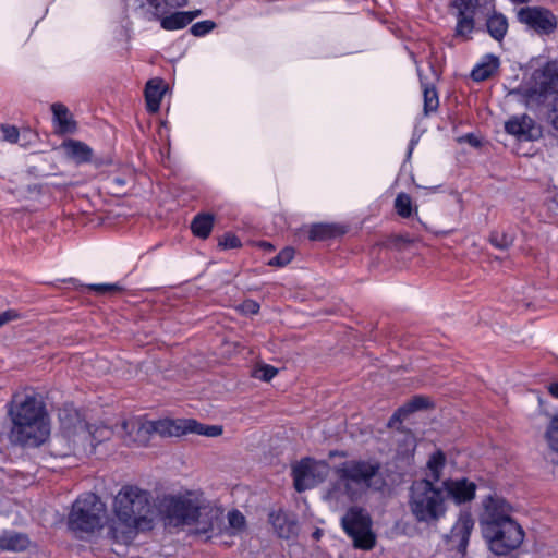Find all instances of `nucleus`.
Segmentation results:
<instances>
[{
    "instance_id": "1",
    "label": "nucleus",
    "mask_w": 558,
    "mask_h": 558,
    "mask_svg": "<svg viewBox=\"0 0 558 558\" xmlns=\"http://www.w3.org/2000/svg\"><path fill=\"white\" fill-rule=\"evenodd\" d=\"M154 518L150 493L138 486L125 485L113 499V518L109 524V533L114 541L128 543L138 532L150 530Z\"/></svg>"
},
{
    "instance_id": "2",
    "label": "nucleus",
    "mask_w": 558,
    "mask_h": 558,
    "mask_svg": "<svg viewBox=\"0 0 558 558\" xmlns=\"http://www.w3.org/2000/svg\"><path fill=\"white\" fill-rule=\"evenodd\" d=\"M159 515L166 526H195L196 533H213L218 510L206 502L197 492L166 495L158 504Z\"/></svg>"
},
{
    "instance_id": "3",
    "label": "nucleus",
    "mask_w": 558,
    "mask_h": 558,
    "mask_svg": "<svg viewBox=\"0 0 558 558\" xmlns=\"http://www.w3.org/2000/svg\"><path fill=\"white\" fill-rule=\"evenodd\" d=\"M12 421L10 439L14 444L38 447L50 435L45 404L35 395L15 393L9 408Z\"/></svg>"
},
{
    "instance_id": "4",
    "label": "nucleus",
    "mask_w": 558,
    "mask_h": 558,
    "mask_svg": "<svg viewBox=\"0 0 558 558\" xmlns=\"http://www.w3.org/2000/svg\"><path fill=\"white\" fill-rule=\"evenodd\" d=\"M511 507L505 499L488 496L484 500L481 527L489 549L497 556H505L517 549L523 542L524 532L510 515Z\"/></svg>"
},
{
    "instance_id": "5",
    "label": "nucleus",
    "mask_w": 558,
    "mask_h": 558,
    "mask_svg": "<svg viewBox=\"0 0 558 558\" xmlns=\"http://www.w3.org/2000/svg\"><path fill=\"white\" fill-rule=\"evenodd\" d=\"M379 469L374 461H345L336 469L337 477L326 490V500L339 506L361 498L368 489L378 487Z\"/></svg>"
},
{
    "instance_id": "6",
    "label": "nucleus",
    "mask_w": 558,
    "mask_h": 558,
    "mask_svg": "<svg viewBox=\"0 0 558 558\" xmlns=\"http://www.w3.org/2000/svg\"><path fill=\"white\" fill-rule=\"evenodd\" d=\"M531 69L529 80L513 94L519 95L527 108L536 109L549 96L558 94V60L535 59L531 62Z\"/></svg>"
},
{
    "instance_id": "7",
    "label": "nucleus",
    "mask_w": 558,
    "mask_h": 558,
    "mask_svg": "<svg viewBox=\"0 0 558 558\" xmlns=\"http://www.w3.org/2000/svg\"><path fill=\"white\" fill-rule=\"evenodd\" d=\"M409 508L416 522L433 525L445 518L448 505L439 485L417 480L410 487Z\"/></svg>"
},
{
    "instance_id": "8",
    "label": "nucleus",
    "mask_w": 558,
    "mask_h": 558,
    "mask_svg": "<svg viewBox=\"0 0 558 558\" xmlns=\"http://www.w3.org/2000/svg\"><path fill=\"white\" fill-rule=\"evenodd\" d=\"M105 513L106 506L95 494H84L72 506L69 529L75 536L83 538L102 527Z\"/></svg>"
},
{
    "instance_id": "9",
    "label": "nucleus",
    "mask_w": 558,
    "mask_h": 558,
    "mask_svg": "<svg viewBox=\"0 0 558 558\" xmlns=\"http://www.w3.org/2000/svg\"><path fill=\"white\" fill-rule=\"evenodd\" d=\"M345 533L352 538L353 545L363 550H369L375 545V534L372 532V521L367 512L361 508H350L341 519Z\"/></svg>"
},
{
    "instance_id": "10",
    "label": "nucleus",
    "mask_w": 558,
    "mask_h": 558,
    "mask_svg": "<svg viewBox=\"0 0 558 558\" xmlns=\"http://www.w3.org/2000/svg\"><path fill=\"white\" fill-rule=\"evenodd\" d=\"M154 435L161 437H178L187 433L204 435L207 437H217L222 434V427L219 425H203L192 418L170 420L161 418L150 421Z\"/></svg>"
},
{
    "instance_id": "11",
    "label": "nucleus",
    "mask_w": 558,
    "mask_h": 558,
    "mask_svg": "<svg viewBox=\"0 0 558 558\" xmlns=\"http://www.w3.org/2000/svg\"><path fill=\"white\" fill-rule=\"evenodd\" d=\"M147 2L154 8V19H159L161 27L166 31L182 29L201 14L199 10H195L166 15L171 9L185 7L187 0H147Z\"/></svg>"
},
{
    "instance_id": "12",
    "label": "nucleus",
    "mask_w": 558,
    "mask_h": 558,
    "mask_svg": "<svg viewBox=\"0 0 558 558\" xmlns=\"http://www.w3.org/2000/svg\"><path fill=\"white\" fill-rule=\"evenodd\" d=\"M329 465L324 461L311 458L302 459L292 468L294 487L298 492H304L316 486L328 474Z\"/></svg>"
},
{
    "instance_id": "13",
    "label": "nucleus",
    "mask_w": 558,
    "mask_h": 558,
    "mask_svg": "<svg viewBox=\"0 0 558 558\" xmlns=\"http://www.w3.org/2000/svg\"><path fill=\"white\" fill-rule=\"evenodd\" d=\"M112 432L104 425H88L82 420H77L73 430V447L83 451L93 450L95 446L110 438Z\"/></svg>"
},
{
    "instance_id": "14",
    "label": "nucleus",
    "mask_w": 558,
    "mask_h": 558,
    "mask_svg": "<svg viewBox=\"0 0 558 558\" xmlns=\"http://www.w3.org/2000/svg\"><path fill=\"white\" fill-rule=\"evenodd\" d=\"M518 20L539 34L551 33L557 25L555 15L547 9L525 7L518 11Z\"/></svg>"
},
{
    "instance_id": "15",
    "label": "nucleus",
    "mask_w": 558,
    "mask_h": 558,
    "mask_svg": "<svg viewBox=\"0 0 558 558\" xmlns=\"http://www.w3.org/2000/svg\"><path fill=\"white\" fill-rule=\"evenodd\" d=\"M121 437L126 444L146 446L154 435L150 421L131 420L122 423Z\"/></svg>"
},
{
    "instance_id": "16",
    "label": "nucleus",
    "mask_w": 558,
    "mask_h": 558,
    "mask_svg": "<svg viewBox=\"0 0 558 558\" xmlns=\"http://www.w3.org/2000/svg\"><path fill=\"white\" fill-rule=\"evenodd\" d=\"M448 499L456 504L471 501L475 496L476 485L466 478L446 480L439 485Z\"/></svg>"
},
{
    "instance_id": "17",
    "label": "nucleus",
    "mask_w": 558,
    "mask_h": 558,
    "mask_svg": "<svg viewBox=\"0 0 558 558\" xmlns=\"http://www.w3.org/2000/svg\"><path fill=\"white\" fill-rule=\"evenodd\" d=\"M474 529V519L470 512H461L457 522L453 524L449 539L457 547V550L464 555L469 545L471 533Z\"/></svg>"
},
{
    "instance_id": "18",
    "label": "nucleus",
    "mask_w": 558,
    "mask_h": 558,
    "mask_svg": "<svg viewBox=\"0 0 558 558\" xmlns=\"http://www.w3.org/2000/svg\"><path fill=\"white\" fill-rule=\"evenodd\" d=\"M505 130L523 141H532L539 135V130L536 128L534 120L526 114L511 117L505 123Z\"/></svg>"
},
{
    "instance_id": "19",
    "label": "nucleus",
    "mask_w": 558,
    "mask_h": 558,
    "mask_svg": "<svg viewBox=\"0 0 558 558\" xmlns=\"http://www.w3.org/2000/svg\"><path fill=\"white\" fill-rule=\"evenodd\" d=\"M456 7L464 14L469 12L474 17H484L494 12L495 0H458Z\"/></svg>"
},
{
    "instance_id": "20",
    "label": "nucleus",
    "mask_w": 558,
    "mask_h": 558,
    "mask_svg": "<svg viewBox=\"0 0 558 558\" xmlns=\"http://www.w3.org/2000/svg\"><path fill=\"white\" fill-rule=\"evenodd\" d=\"M165 92L166 86L162 80L153 78L147 82L145 87V99L148 111L155 113L159 110Z\"/></svg>"
},
{
    "instance_id": "21",
    "label": "nucleus",
    "mask_w": 558,
    "mask_h": 558,
    "mask_svg": "<svg viewBox=\"0 0 558 558\" xmlns=\"http://www.w3.org/2000/svg\"><path fill=\"white\" fill-rule=\"evenodd\" d=\"M51 110L53 113V122L59 133L66 134L73 133L75 131L76 123L74 122L69 109L64 105L59 102L53 104L51 106Z\"/></svg>"
},
{
    "instance_id": "22",
    "label": "nucleus",
    "mask_w": 558,
    "mask_h": 558,
    "mask_svg": "<svg viewBox=\"0 0 558 558\" xmlns=\"http://www.w3.org/2000/svg\"><path fill=\"white\" fill-rule=\"evenodd\" d=\"M486 19V27L489 35L500 41L507 34L508 20L507 17L494 10L489 15L484 16Z\"/></svg>"
},
{
    "instance_id": "23",
    "label": "nucleus",
    "mask_w": 558,
    "mask_h": 558,
    "mask_svg": "<svg viewBox=\"0 0 558 558\" xmlns=\"http://www.w3.org/2000/svg\"><path fill=\"white\" fill-rule=\"evenodd\" d=\"M28 544L29 541L25 534L10 531H4L0 534V548L3 550H24Z\"/></svg>"
},
{
    "instance_id": "24",
    "label": "nucleus",
    "mask_w": 558,
    "mask_h": 558,
    "mask_svg": "<svg viewBox=\"0 0 558 558\" xmlns=\"http://www.w3.org/2000/svg\"><path fill=\"white\" fill-rule=\"evenodd\" d=\"M499 68V60L493 54L486 56L481 63L474 66L471 77L476 82L489 78Z\"/></svg>"
},
{
    "instance_id": "25",
    "label": "nucleus",
    "mask_w": 558,
    "mask_h": 558,
    "mask_svg": "<svg viewBox=\"0 0 558 558\" xmlns=\"http://www.w3.org/2000/svg\"><path fill=\"white\" fill-rule=\"evenodd\" d=\"M63 148L68 156L76 162H86L92 158V149L84 143L69 140L63 143Z\"/></svg>"
},
{
    "instance_id": "26",
    "label": "nucleus",
    "mask_w": 558,
    "mask_h": 558,
    "mask_svg": "<svg viewBox=\"0 0 558 558\" xmlns=\"http://www.w3.org/2000/svg\"><path fill=\"white\" fill-rule=\"evenodd\" d=\"M446 465V457L441 451L434 452L426 464L427 469V478L432 481L433 484L437 485V483L441 480L442 471Z\"/></svg>"
},
{
    "instance_id": "27",
    "label": "nucleus",
    "mask_w": 558,
    "mask_h": 558,
    "mask_svg": "<svg viewBox=\"0 0 558 558\" xmlns=\"http://www.w3.org/2000/svg\"><path fill=\"white\" fill-rule=\"evenodd\" d=\"M270 522L281 538H289L295 533V523L290 521L282 512L271 513Z\"/></svg>"
},
{
    "instance_id": "28",
    "label": "nucleus",
    "mask_w": 558,
    "mask_h": 558,
    "mask_svg": "<svg viewBox=\"0 0 558 558\" xmlns=\"http://www.w3.org/2000/svg\"><path fill=\"white\" fill-rule=\"evenodd\" d=\"M428 405V400L424 397H414L407 404L401 407L389 420V425L393 426L397 422H401L409 413L424 409Z\"/></svg>"
},
{
    "instance_id": "29",
    "label": "nucleus",
    "mask_w": 558,
    "mask_h": 558,
    "mask_svg": "<svg viewBox=\"0 0 558 558\" xmlns=\"http://www.w3.org/2000/svg\"><path fill=\"white\" fill-rule=\"evenodd\" d=\"M213 226L214 216L209 214H199L193 219L191 229L194 235L201 239H206L210 234Z\"/></svg>"
},
{
    "instance_id": "30",
    "label": "nucleus",
    "mask_w": 558,
    "mask_h": 558,
    "mask_svg": "<svg viewBox=\"0 0 558 558\" xmlns=\"http://www.w3.org/2000/svg\"><path fill=\"white\" fill-rule=\"evenodd\" d=\"M543 438L548 449L558 453V413L549 417Z\"/></svg>"
},
{
    "instance_id": "31",
    "label": "nucleus",
    "mask_w": 558,
    "mask_h": 558,
    "mask_svg": "<svg viewBox=\"0 0 558 558\" xmlns=\"http://www.w3.org/2000/svg\"><path fill=\"white\" fill-rule=\"evenodd\" d=\"M417 73L420 78H422L421 70L417 68ZM423 87V96H424V111L426 114L435 111L438 108L439 100L436 89L433 86H429L421 80Z\"/></svg>"
},
{
    "instance_id": "32",
    "label": "nucleus",
    "mask_w": 558,
    "mask_h": 558,
    "mask_svg": "<svg viewBox=\"0 0 558 558\" xmlns=\"http://www.w3.org/2000/svg\"><path fill=\"white\" fill-rule=\"evenodd\" d=\"M474 19L475 17L470 15L469 12L464 14L462 13V10H458L456 35L469 38L470 34L474 29Z\"/></svg>"
},
{
    "instance_id": "33",
    "label": "nucleus",
    "mask_w": 558,
    "mask_h": 558,
    "mask_svg": "<svg viewBox=\"0 0 558 558\" xmlns=\"http://www.w3.org/2000/svg\"><path fill=\"white\" fill-rule=\"evenodd\" d=\"M245 518L239 510H232L228 513V534L239 535L245 531Z\"/></svg>"
},
{
    "instance_id": "34",
    "label": "nucleus",
    "mask_w": 558,
    "mask_h": 558,
    "mask_svg": "<svg viewBox=\"0 0 558 558\" xmlns=\"http://www.w3.org/2000/svg\"><path fill=\"white\" fill-rule=\"evenodd\" d=\"M490 243L499 250L509 248L514 242V235L511 232L495 231L490 234Z\"/></svg>"
},
{
    "instance_id": "35",
    "label": "nucleus",
    "mask_w": 558,
    "mask_h": 558,
    "mask_svg": "<svg viewBox=\"0 0 558 558\" xmlns=\"http://www.w3.org/2000/svg\"><path fill=\"white\" fill-rule=\"evenodd\" d=\"M395 209L402 218H409L412 214V199L405 193H399L395 199Z\"/></svg>"
},
{
    "instance_id": "36",
    "label": "nucleus",
    "mask_w": 558,
    "mask_h": 558,
    "mask_svg": "<svg viewBox=\"0 0 558 558\" xmlns=\"http://www.w3.org/2000/svg\"><path fill=\"white\" fill-rule=\"evenodd\" d=\"M294 256V250L292 247H284L268 264L270 266L283 267L288 265Z\"/></svg>"
},
{
    "instance_id": "37",
    "label": "nucleus",
    "mask_w": 558,
    "mask_h": 558,
    "mask_svg": "<svg viewBox=\"0 0 558 558\" xmlns=\"http://www.w3.org/2000/svg\"><path fill=\"white\" fill-rule=\"evenodd\" d=\"M215 22L210 20H205L193 24L190 31L194 36L201 37L211 32L215 28Z\"/></svg>"
},
{
    "instance_id": "38",
    "label": "nucleus",
    "mask_w": 558,
    "mask_h": 558,
    "mask_svg": "<svg viewBox=\"0 0 558 558\" xmlns=\"http://www.w3.org/2000/svg\"><path fill=\"white\" fill-rule=\"evenodd\" d=\"M329 225L317 223L313 225L310 229V239L311 240H323L330 234Z\"/></svg>"
},
{
    "instance_id": "39",
    "label": "nucleus",
    "mask_w": 558,
    "mask_h": 558,
    "mask_svg": "<svg viewBox=\"0 0 558 558\" xmlns=\"http://www.w3.org/2000/svg\"><path fill=\"white\" fill-rule=\"evenodd\" d=\"M278 371L274 366L270 365H262L255 371V377L258 379H262L264 381L271 380L276 375Z\"/></svg>"
},
{
    "instance_id": "40",
    "label": "nucleus",
    "mask_w": 558,
    "mask_h": 558,
    "mask_svg": "<svg viewBox=\"0 0 558 558\" xmlns=\"http://www.w3.org/2000/svg\"><path fill=\"white\" fill-rule=\"evenodd\" d=\"M219 246L223 248H238L241 246V241L234 234L227 233L219 241Z\"/></svg>"
},
{
    "instance_id": "41",
    "label": "nucleus",
    "mask_w": 558,
    "mask_h": 558,
    "mask_svg": "<svg viewBox=\"0 0 558 558\" xmlns=\"http://www.w3.org/2000/svg\"><path fill=\"white\" fill-rule=\"evenodd\" d=\"M2 138L9 143H16L19 140V130L13 125L1 126Z\"/></svg>"
},
{
    "instance_id": "42",
    "label": "nucleus",
    "mask_w": 558,
    "mask_h": 558,
    "mask_svg": "<svg viewBox=\"0 0 558 558\" xmlns=\"http://www.w3.org/2000/svg\"><path fill=\"white\" fill-rule=\"evenodd\" d=\"M90 289H93L99 293H106V292L118 291V290H120V287L117 284L102 283V284H93V286H90Z\"/></svg>"
},
{
    "instance_id": "43",
    "label": "nucleus",
    "mask_w": 558,
    "mask_h": 558,
    "mask_svg": "<svg viewBox=\"0 0 558 558\" xmlns=\"http://www.w3.org/2000/svg\"><path fill=\"white\" fill-rule=\"evenodd\" d=\"M258 310H259V305L255 301L247 300V301L243 302V304H242V311L247 314H256L258 312Z\"/></svg>"
},
{
    "instance_id": "44",
    "label": "nucleus",
    "mask_w": 558,
    "mask_h": 558,
    "mask_svg": "<svg viewBox=\"0 0 558 558\" xmlns=\"http://www.w3.org/2000/svg\"><path fill=\"white\" fill-rule=\"evenodd\" d=\"M17 317V314L14 311H5L0 313V327L4 324L15 319Z\"/></svg>"
},
{
    "instance_id": "45",
    "label": "nucleus",
    "mask_w": 558,
    "mask_h": 558,
    "mask_svg": "<svg viewBox=\"0 0 558 558\" xmlns=\"http://www.w3.org/2000/svg\"><path fill=\"white\" fill-rule=\"evenodd\" d=\"M17 317V314L14 311H5L0 313V327L4 324L15 319Z\"/></svg>"
},
{
    "instance_id": "46",
    "label": "nucleus",
    "mask_w": 558,
    "mask_h": 558,
    "mask_svg": "<svg viewBox=\"0 0 558 558\" xmlns=\"http://www.w3.org/2000/svg\"><path fill=\"white\" fill-rule=\"evenodd\" d=\"M551 124L558 131V100L555 102L553 112H551Z\"/></svg>"
},
{
    "instance_id": "47",
    "label": "nucleus",
    "mask_w": 558,
    "mask_h": 558,
    "mask_svg": "<svg viewBox=\"0 0 558 558\" xmlns=\"http://www.w3.org/2000/svg\"><path fill=\"white\" fill-rule=\"evenodd\" d=\"M548 391L554 398L558 399V383L551 384L548 387Z\"/></svg>"
},
{
    "instance_id": "48",
    "label": "nucleus",
    "mask_w": 558,
    "mask_h": 558,
    "mask_svg": "<svg viewBox=\"0 0 558 558\" xmlns=\"http://www.w3.org/2000/svg\"><path fill=\"white\" fill-rule=\"evenodd\" d=\"M260 246H262L263 248H265V250H269V251L274 250L272 244H270V243H268V242H262V243H260Z\"/></svg>"
},
{
    "instance_id": "49",
    "label": "nucleus",
    "mask_w": 558,
    "mask_h": 558,
    "mask_svg": "<svg viewBox=\"0 0 558 558\" xmlns=\"http://www.w3.org/2000/svg\"><path fill=\"white\" fill-rule=\"evenodd\" d=\"M314 536H315L316 538H318V537H319V531H316V532L314 533Z\"/></svg>"
},
{
    "instance_id": "50",
    "label": "nucleus",
    "mask_w": 558,
    "mask_h": 558,
    "mask_svg": "<svg viewBox=\"0 0 558 558\" xmlns=\"http://www.w3.org/2000/svg\"><path fill=\"white\" fill-rule=\"evenodd\" d=\"M414 144V142L412 141L411 142V147H410V150H409V155L412 154V145Z\"/></svg>"
}]
</instances>
